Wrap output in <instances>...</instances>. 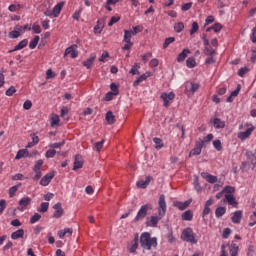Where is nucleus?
Here are the masks:
<instances>
[{
	"label": "nucleus",
	"instance_id": "f257e3e1",
	"mask_svg": "<svg viewBox=\"0 0 256 256\" xmlns=\"http://www.w3.org/2000/svg\"><path fill=\"white\" fill-rule=\"evenodd\" d=\"M167 213V202H165V195L161 194L158 201V216H151L146 222L147 227H157L159 221L165 217Z\"/></svg>",
	"mask_w": 256,
	"mask_h": 256
},
{
	"label": "nucleus",
	"instance_id": "f03ea898",
	"mask_svg": "<svg viewBox=\"0 0 256 256\" xmlns=\"http://www.w3.org/2000/svg\"><path fill=\"white\" fill-rule=\"evenodd\" d=\"M140 245L143 249L151 251V247H157V238H151V234L149 232H144L140 237Z\"/></svg>",
	"mask_w": 256,
	"mask_h": 256
},
{
	"label": "nucleus",
	"instance_id": "7ed1b4c3",
	"mask_svg": "<svg viewBox=\"0 0 256 256\" xmlns=\"http://www.w3.org/2000/svg\"><path fill=\"white\" fill-rule=\"evenodd\" d=\"M149 211H153V204H145L140 207L136 217L134 218V223H139V221H143L145 217H147V213Z\"/></svg>",
	"mask_w": 256,
	"mask_h": 256
},
{
	"label": "nucleus",
	"instance_id": "20e7f679",
	"mask_svg": "<svg viewBox=\"0 0 256 256\" xmlns=\"http://www.w3.org/2000/svg\"><path fill=\"white\" fill-rule=\"evenodd\" d=\"M181 238L187 243H192V245H196L197 243V240L195 239V234H193V229L191 228L184 229Z\"/></svg>",
	"mask_w": 256,
	"mask_h": 256
},
{
	"label": "nucleus",
	"instance_id": "39448f33",
	"mask_svg": "<svg viewBox=\"0 0 256 256\" xmlns=\"http://www.w3.org/2000/svg\"><path fill=\"white\" fill-rule=\"evenodd\" d=\"M41 167H43V160H37L32 169V171H34L35 173V175L32 177L33 181H39V179L43 177V173L41 172Z\"/></svg>",
	"mask_w": 256,
	"mask_h": 256
},
{
	"label": "nucleus",
	"instance_id": "423d86ee",
	"mask_svg": "<svg viewBox=\"0 0 256 256\" xmlns=\"http://www.w3.org/2000/svg\"><path fill=\"white\" fill-rule=\"evenodd\" d=\"M53 209H55L53 214L54 219H61V217L65 215V210H63L61 202L56 203Z\"/></svg>",
	"mask_w": 256,
	"mask_h": 256
},
{
	"label": "nucleus",
	"instance_id": "0eeeda50",
	"mask_svg": "<svg viewBox=\"0 0 256 256\" xmlns=\"http://www.w3.org/2000/svg\"><path fill=\"white\" fill-rule=\"evenodd\" d=\"M66 55H71L72 59H77V57L79 56V51H77V44L71 45L66 48L64 57Z\"/></svg>",
	"mask_w": 256,
	"mask_h": 256
},
{
	"label": "nucleus",
	"instance_id": "6e6552de",
	"mask_svg": "<svg viewBox=\"0 0 256 256\" xmlns=\"http://www.w3.org/2000/svg\"><path fill=\"white\" fill-rule=\"evenodd\" d=\"M160 98L163 100L164 102V107H169V101H173V99H175V93L170 92H164L161 94Z\"/></svg>",
	"mask_w": 256,
	"mask_h": 256
},
{
	"label": "nucleus",
	"instance_id": "1a4fd4ad",
	"mask_svg": "<svg viewBox=\"0 0 256 256\" xmlns=\"http://www.w3.org/2000/svg\"><path fill=\"white\" fill-rule=\"evenodd\" d=\"M203 143V140L196 141L194 149H192L189 153V157H193V155H201Z\"/></svg>",
	"mask_w": 256,
	"mask_h": 256
},
{
	"label": "nucleus",
	"instance_id": "9d476101",
	"mask_svg": "<svg viewBox=\"0 0 256 256\" xmlns=\"http://www.w3.org/2000/svg\"><path fill=\"white\" fill-rule=\"evenodd\" d=\"M31 205V198L30 197H24L18 202V211H25L27 207Z\"/></svg>",
	"mask_w": 256,
	"mask_h": 256
},
{
	"label": "nucleus",
	"instance_id": "9b49d317",
	"mask_svg": "<svg viewBox=\"0 0 256 256\" xmlns=\"http://www.w3.org/2000/svg\"><path fill=\"white\" fill-rule=\"evenodd\" d=\"M83 156L81 154H76L74 159L73 171L77 169H83Z\"/></svg>",
	"mask_w": 256,
	"mask_h": 256
},
{
	"label": "nucleus",
	"instance_id": "f8f14e48",
	"mask_svg": "<svg viewBox=\"0 0 256 256\" xmlns=\"http://www.w3.org/2000/svg\"><path fill=\"white\" fill-rule=\"evenodd\" d=\"M224 201H227V203L235 209L239 207V203L237 202V199H235V196H233V194H225Z\"/></svg>",
	"mask_w": 256,
	"mask_h": 256
},
{
	"label": "nucleus",
	"instance_id": "ddd939ff",
	"mask_svg": "<svg viewBox=\"0 0 256 256\" xmlns=\"http://www.w3.org/2000/svg\"><path fill=\"white\" fill-rule=\"evenodd\" d=\"M151 181H153V177L152 176H147L146 180H139L136 185L139 189H147V187H149V184L151 183Z\"/></svg>",
	"mask_w": 256,
	"mask_h": 256
},
{
	"label": "nucleus",
	"instance_id": "4468645a",
	"mask_svg": "<svg viewBox=\"0 0 256 256\" xmlns=\"http://www.w3.org/2000/svg\"><path fill=\"white\" fill-rule=\"evenodd\" d=\"M53 177H55V173L53 172L46 174L44 177L41 178L40 185H42L43 187H47V185L51 183V180L53 179Z\"/></svg>",
	"mask_w": 256,
	"mask_h": 256
},
{
	"label": "nucleus",
	"instance_id": "2eb2a0df",
	"mask_svg": "<svg viewBox=\"0 0 256 256\" xmlns=\"http://www.w3.org/2000/svg\"><path fill=\"white\" fill-rule=\"evenodd\" d=\"M255 131V127H250L244 132L238 133V139H241L242 141H245V139H248V137L251 136V134Z\"/></svg>",
	"mask_w": 256,
	"mask_h": 256
},
{
	"label": "nucleus",
	"instance_id": "dca6fc26",
	"mask_svg": "<svg viewBox=\"0 0 256 256\" xmlns=\"http://www.w3.org/2000/svg\"><path fill=\"white\" fill-rule=\"evenodd\" d=\"M241 219H243V211L237 210L234 212L233 216L231 217L232 223L239 225L241 223Z\"/></svg>",
	"mask_w": 256,
	"mask_h": 256
},
{
	"label": "nucleus",
	"instance_id": "f3484780",
	"mask_svg": "<svg viewBox=\"0 0 256 256\" xmlns=\"http://www.w3.org/2000/svg\"><path fill=\"white\" fill-rule=\"evenodd\" d=\"M95 59H97V55L91 54L90 58L82 62V65L86 67V69H91V67H93V63L95 62Z\"/></svg>",
	"mask_w": 256,
	"mask_h": 256
},
{
	"label": "nucleus",
	"instance_id": "a211bd4d",
	"mask_svg": "<svg viewBox=\"0 0 256 256\" xmlns=\"http://www.w3.org/2000/svg\"><path fill=\"white\" fill-rule=\"evenodd\" d=\"M200 85L197 83H193V82H187L186 83V93H189V91L191 93H195L199 90Z\"/></svg>",
	"mask_w": 256,
	"mask_h": 256
},
{
	"label": "nucleus",
	"instance_id": "6ab92c4d",
	"mask_svg": "<svg viewBox=\"0 0 256 256\" xmlns=\"http://www.w3.org/2000/svg\"><path fill=\"white\" fill-rule=\"evenodd\" d=\"M23 237H25V230H23L22 228L16 230L11 234V239H13L14 241H17V239H23Z\"/></svg>",
	"mask_w": 256,
	"mask_h": 256
},
{
	"label": "nucleus",
	"instance_id": "aec40b11",
	"mask_svg": "<svg viewBox=\"0 0 256 256\" xmlns=\"http://www.w3.org/2000/svg\"><path fill=\"white\" fill-rule=\"evenodd\" d=\"M191 54V50L189 49H184L180 54H178L177 56V61L178 63H183V61H185V59H187V56Z\"/></svg>",
	"mask_w": 256,
	"mask_h": 256
},
{
	"label": "nucleus",
	"instance_id": "412c9836",
	"mask_svg": "<svg viewBox=\"0 0 256 256\" xmlns=\"http://www.w3.org/2000/svg\"><path fill=\"white\" fill-rule=\"evenodd\" d=\"M29 43L27 39L20 41L12 50H9L8 53H13L15 51H20V49H25V46Z\"/></svg>",
	"mask_w": 256,
	"mask_h": 256
},
{
	"label": "nucleus",
	"instance_id": "4be33fe9",
	"mask_svg": "<svg viewBox=\"0 0 256 256\" xmlns=\"http://www.w3.org/2000/svg\"><path fill=\"white\" fill-rule=\"evenodd\" d=\"M201 177H203V179H206L208 183H217V176H213L207 172H202Z\"/></svg>",
	"mask_w": 256,
	"mask_h": 256
},
{
	"label": "nucleus",
	"instance_id": "5701e85b",
	"mask_svg": "<svg viewBox=\"0 0 256 256\" xmlns=\"http://www.w3.org/2000/svg\"><path fill=\"white\" fill-rule=\"evenodd\" d=\"M23 157H33V155L29 154V150L21 149L17 152L15 159H23Z\"/></svg>",
	"mask_w": 256,
	"mask_h": 256
},
{
	"label": "nucleus",
	"instance_id": "b1692460",
	"mask_svg": "<svg viewBox=\"0 0 256 256\" xmlns=\"http://www.w3.org/2000/svg\"><path fill=\"white\" fill-rule=\"evenodd\" d=\"M148 77H151V72H146L144 74H142L138 79H136L133 83L134 87H137L139 85V83L145 81V79H148Z\"/></svg>",
	"mask_w": 256,
	"mask_h": 256
},
{
	"label": "nucleus",
	"instance_id": "393cba45",
	"mask_svg": "<svg viewBox=\"0 0 256 256\" xmlns=\"http://www.w3.org/2000/svg\"><path fill=\"white\" fill-rule=\"evenodd\" d=\"M65 6V2H59L52 10L54 17H59V13H61V9Z\"/></svg>",
	"mask_w": 256,
	"mask_h": 256
},
{
	"label": "nucleus",
	"instance_id": "a878e982",
	"mask_svg": "<svg viewBox=\"0 0 256 256\" xmlns=\"http://www.w3.org/2000/svg\"><path fill=\"white\" fill-rule=\"evenodd\" d=\"M215 129H225V121H221L219 118H214L212 121Z\"/></svg>",
	"mask_w": 256,
	"mask_h": 256
},
{
	"label": "nucleus",
	"instance_id": "bb28decb",
	"mask_svg": "<svg viewBox=\"0 0 256 256\" xmlns=\"http://www.w3.org/2000/svg\"><path fill=\"white\" fill-rule=\"evenodd\" d=\"M106 121L108 125H113L115 123V115L113 114V111H108L106 113Z\"/></svg>",
	"mask_w": 256,
	"mask_h": 256
},
{
	"label": "nucleus",
	"instance_id": "cd10ccee",
	"mask_svg": "<svg viewBox=\"0 0 256 256\" xmlns=\"http://www.w3.org/2000/svg\"><path fill=\"white\" fill-rule=\"evenodd\" d=\"M225 213H227V209L222 206L216 208V210H215V215H216L217 219L223 217L225 215Z\"/></svg>",
	"mask_w": 256,
	"mask_h": 256
},
{
	"label": "nucleus",
	"instance_id": "c85d7f7f",
	"mask_svg": "<svg viewBox=\"0 0 256 256\" xmlns=\"http://www.w3.org/2000/svg\"><path fill=\"white\" fill-rule=\"evenodd\" d=\"M183 221H193V211L187 210L182 214Z\"/></svg>",
	"mask_w": 256,
	"mask_h": 256
},
{
	"label": "nucleus",
	"instance_id": "c756f323",
	"mask_svg": "<svg viewBox=\"0 0 256 256\" xmlns=\"http://www.w3.org/2000/svg\"><path fill=\"white\" fill-rule=\"evenodd\" d=\"M49 211V202H43L40 205V208L37 209L38 213H47Z\"/></svg>",
	"mask_w": 256,
	"mask_h": 256
},
{
	"label": "nucleus",
	"instance_id": "7c9ffc66",
	"mask_svg": "<svg viewBox=\"0 0 256 256\" xmlns=\"http://www.w3.org/2000/svg\"><path fill=\"white\" fill-rule=\"evenodd\" d=\"M186 66L189 67V69H193V67H196L197 62L195 61V57H189L186 60Z\"/></svg>",
	"mask_w": 256,
	"mask_h": 256
},
{
	"label": "nucleus",
	"instance_id": "2f4dec72",
	"mask_svg": "<svg viewBox=\"0 0 256 256\" xmlns=\"http://www.w3.org/2000/svg\"><path fill=\"white\" fill-rule=\"evenodd\" d=\"M238 255H239V246H237V244H231L230 256H238Z\"/></svg>",
	"mask_w": 256,
	"mask_h": 256
},
{
	"label": "nucleus",
	"instance_id": "473e14b6",
	"mask_svg": "<svg viewBox=\"0 0 256 256\" xmlns=\"http://www.w3.org/2000/svg\"><path fill=\"white\" fill-rule=\"evenodd\" d=\"M50 125L51 127H56V125H59V115L52 114V117L50 119Z\"/></svg>",
	"mask_w": 256,
	"mask_h": 256
},
{
	"label": "nucleus",
	"instance_id": "72a5a7b5",
	"mask_svg": "<svg viewBox=\"0 0 256 256\" xmlns=\"http://www.w3.org/2000/svg\"><path fill=\"white\" fill-rule=\"evenodd\" d=\"M105 144V139H102L100 142L94 143V149L97 153H101V149H103V145Z\"/></svg>",
	"mask_w": 256,
	"mask_h": 256
},
{
	"label": "nucleus",
	"instance_id": "f704fd0d",
	"mask_svg": "<svg viewBox=\"0 0 256 256\" xmlns=\"http://www.w3.org/2000/svg\"><path fill=\"white\" fill-rule=\"evenodd\" d=\"M40 37L39 36H35L33 38V40H31V42L29 43V47L31 49H35V47H37V45H39V41H40Z\"/></svg>",
	"mask_w": 256,
	"mask_h": 256
},
{
	"label": "nucleus",
	"instance_id": "c9c22d12",
	"mask_svg": "<svg viewBox=\"0 0 256 256\" xmlns=\"http://www.w3.org/2000/svg\"><path fill=\"white\" fill-rule=\"evenodd\" d=\"M21 185V183L15 185V186H12L10 189H9V197H15V193H17V191H19V186Z\"/></svg>",
	"mask_w": 256,
	"mask_h": 256
},
{
	"label": "nucleus",
	"instance_id": "e433bc0d",
	"mask_svg": "<svg viewBox=\"0 0 256 256\" xmlns=\"http://www.w3.org/2000/svg\"><path fill=\"white\" fill-rule=\"evenodd\" d=\"M131 37H133V34L131 33L130 30H124V43H129L131 41Z\"/></svg>",
	"mask_w": 256,
	"mask_h": 256
},
{
	"label": "nucleus",
	"instance_id": "4c0bfd02",
	"mask_svg": "<svg viewBox=\"0 0 256 256\" xmlns=\"http://www.w3.org/2000/svg\"><path fill=\"white\" fill-rule=\"evenodd\" d=\"M184 29H185V24H183V22L174 24V30L176 31V33H181V31H183Z\"/></svg>",
	"mask_w": 256,
	"mask_h": 256
},
{
	"label": "nucleus",
	"instance_id": "58836bf2",
	"mask_svg": "<svg viewBox=\"0 0 256 256\" xmlns=\"http://www.w3.org/2000/svg\"><path fill=\"white\" fill-rule=\"evenodd\" d=\"M137 247H139V238L135 237L134 238V243L132 244L131 248H130V253H135V251H137Z\"/></svg>",
	"mask_w": 256,
	"mask_h": 256
},
{
	"label": "nucleus",
	"instance_id": "ea45409f",
	"mask_svg": "<svg viewBox=\"0 0 256 256\" xmlns=\"http://www.w3.org/2000/svg\"><path fill=\"white\" fill-rule=\"evenodd\" d=\"M171 43H175V37H168L165 39L164 44H163V49H167Z\"/></svg>",
	"mask_w": 256,
	"mask_h": 256
},
{
	"label": "nucleus",
	"instance_id": "a19ab883",
	"mask_svg": "<svg viewBox=\"0 0 256 256\" xmlns=\"http://www.w3.org/2000/svg\"><path fill=\"white\" fill-rule=\"evenodd\" d=\"M153 142L156 145V149H163L164 145H163V140H161L160 138H153Z\"/></svg>",
	"mask_w": 256,
	"mask_h": 256
},
{
	"label": "nucleus",
	"instance_id": "79ce46f5",
	"mask_svg": "<svg viewBox=\"0 0 256 256\" xmlns=\"http://www.w3.org/2000/svg\"><path fill=\"white\" fill-rule=\"evenodd\" d=\"M222 193H227V195H231L232 193H235V187L225 186L222 190Z\"/></svg>",
	"mask_w": 256,
	"mask_h": 256
},
{
	"label": "nucleus",
	"instance_id": "37998d69",
	"mask_svg": "<svg viewBox=\"0 0 256 256\" xmlns=\"http://www.w3.org/2000/svg\"><path fill=\"white\" fill-rule=\"evenodd\" d=\"M118 21H121V17L119 16L111 17L110 21L108 22V27H113V25H115V23H118Z\"/></svg>",
	"mask_w": 256,
	"mask_h": 256
},
{
	"label": "nucleus",
	"instance_id": "c03bdc74",
	"mask_svg": "<svg viewBox=\"0 0 256 256\" xmlns=\"http://www.w3.org/2000/svg\"><path fill=\"white\" fill-rule=\"evenodd\" d=\"M55 155H57V151L52 148V149H50V150H48V151L46 152L45 157H46L47 159H51V158L55 157Z\"/></svg>",
	"mask_w": 256,
	"mask_h": 256
},
{
	"label": "nucleus",
	"instance_id": "a18cd8bd",
	"mask_svg": "<svg viewBox=\"0 0 256 256\" xmlns=\"http://www.w3.org/2000/svg\"><path fill=\"white\" fill-rule=\"evenodd\" d=\"M63 145H65V140H62L61 142H58V143L50 144L49 147L50 149H59L63 147Z\"/></svg>",
	"mask_w": 256,
	"mask_h": 256
},
{
	"label": "nucleus",
	"instance_id": "49530a36",
	"mask_svg": "<svg viewBox=\"0 0 256 256\" xmlns=\"http://www.w3.org/2000/svg\"><path fill=\"white\" fill-rule=\"evenodd\" d=\"M41 219V214L35 213L31 218H30V223L31 225L37 223Z\"/></svg>",
	"mask_w": 256,
	"mask_h": 256
},
{
	"label": "nucleus",
	"instance_id": "de8ad7c7",
	"mask_svg": "<svg viewBox=\"0 0 256 256\" xmlns=\"http://www.w3.org/2000/svg\"><path fill=\"white\" fill-rule=\"evenodd\" d=\"M213 145L216 151H223V145L221 144V140H215L213 142Z\"/></svg>",
	"mask_w": 256,
	"mask_h": 256
},
{
	"label": "nucleus",
	"instance_id": "09e8293b",
	"mask_svg": "<svg viewBox=\"0 0 256 256\" xmlns=\"http://www.w3.org/2000/svg\"><path fill=\"white\" fill-rule=\"evenodd\" d=\"M110 89H111L113 95H115V96L119 95V87L117 86V84L111 83L110 84Z\"/></svg>",
	"mask_w": 256,
	"mask_h": 256
},
{
	"label": "nucleus",
	"instance_id": "8fccbe9b",
	"mask_svg": "<svg viewBox=\"0 0 256 256\" xmlns=\"http://www.w3.org/2000/svg\"><path fill=\"white\" fill-rule=\"evenodd\" d=\"M129 31L132 34V36L134 37V35H137V33H141V31H143V27L135 26V27H133V30H129Z\"/></svg>",
	"mask_w": 256,
	"mask_h": 256
},
{
	"label": "nucleus",
	"instance_id": "3c124183",
	"mask_svg": "<svg viewBox=\"0 0 256 256\" xmlns=\"http://www.w3.org/2000/svg\"><path fill=\"white\" fill-rule=\"evenodd\" d=\"M14 93H17V89H15L14 86H11L8 90H6L5 95L7 97H13Z\"/></svg>",
	"mask_w": 256,
	"mask_h": 256
},
{
	"label": "nucleus",
	"instance_id": "603ef678",
	"mask_svg": "<svg viewBox=\"0 0 256 256\" xmlns=\"http://www.w3.org/2000/svg\"><path fill=\"white\" fill-rule=\"evenodd\" d=\"M223 29V25L221 23H215L212 26V31H214V33H219V31H221Z\"/></svg>",
	"mask_w": 256,
	"mask_h": 256
},
{
	"label": "nucleus",
	"instance_id": "864d4df0",
	"mask_svg": "<svg viewBox=\"0 0 256 256\" xmlns=\"http://www.w3.org/2000/svg\"><path fill=\"white\" fill-rule=\"evenodd\" d=\"M197 31H199V24L197 22H193L192 28L190 29V35H194Z\"/></svg>",
	"mask_w": 256,
	"mask_h": 256
},
{
	"label": "nucleus",
	"instance_id": "5fc2aeb1",
	"mask_svg": "<svg viewBox=\"0 0 256 256\" xmlns=\"http://www.w3.org/2000/svg\"><path fill=\"white\" fill-rule=\"evenodd\" d=\"M8 37H10V39H18V37H21V33L13 30L9 33Z\"/></svg>",
	"mask_w": 256,
	"mask_h": 256
},
{
	"label": "nucleus",
	"instance_id": "6e6d98bb",
	"mask_svg": "<svg viewBox=\"0 0 256 256\" xmlns=\"http://www.w3.org/2000/svg\"><path fill=\"white\" fill-rule=\"evenodd\" d=\"M194 188L196 189L197 193H201L202 188H201V184H199V178L197 177L194 181Z\"/></svg>",
	"mask_w": 256,
	"mask_h": 256
},
{
	"label": "nucleus",
	"instance_id": "4d7b16f0",
	"mask_svg": "<svg viewBox=\"0 0 256 256\" xmlns=\"http://www.w3.org/2000/svg\"><path fill=\"white\" fill-rule=\"evenodd\" d=\"M229 235H231V228H225L222 234L223 239H229Z\"/></svg>",
	"mask_w": 256,
	"mask_h": 256
},
{
	"label": "nucleus",
	"instance_id": "13d9d810",
	"mask_svg": "<svg viewBox=\"0 0 256 256\" xmlns=\"http://www.w3.org/2000/svg\"><path fill=\"white\" fill-rule=\"evenodd\" d=\"M31 107H33V103L30 100H26L23 104V109H25L26 111H29Z\"/></svg>",
	"mask_w": 256,
	"mask_h": 256
},
{
	"label": "nucleus",
	"instance_id": "bf43d9fd",
	"mask_svg": "<svg viewBox=\"0 0 256 256\" xmlns=\"http://www.w3.org/2000/svg\"><path fill=\"white\" fill-rule=\"evenodd\" d=\"M204 53H205V55H207L208 57H211V56H213V55H215V50L214 49H209V48H205L204 49Z\"/></svg>",
	"mask_w": 256,
	"mask_h": 256
},
{
	"label": "nucleus",
	"instance_id": "052dcab7",
	"mask_svg": "<svg viewBox=\"0 0 256 256\" xmlns=\"http://www.w3.org/2000/svg\"><path fill=\"white\" fill-rule=\"evenodd\" d=\"M246 73H249V68H247V67L241 68L238 71L239 77H244Z\"/></svg>",
	"mask_w": 256,
	"mask_h": 256
},
{
	"label": "nucleus",
	"instance_id": "680f3d73",
	"mask_svg": "<svg viewBox=\"0 0 256 256\" xmlns=\"http://www.w3.org/2000/svg\"><path fill=\"white\" fill-rule=\"evenodd\" d=\"M241 91V84L237 85V88L231 92V97H237L239 95V92Z\"/></svg>",
	"mask_w": 256,
	"mask_h": 256
},
{
	"label": "nucleus",
	"instance_id": "e2e57ef3",
	"mask_svg": "<svg viewBox=\"0 0 256 256\" xmlns=\"http://www.w3.org/2000/svg\"><path fill=\"white\" fill-rule=\"evenodd\" d=\"M46 79H55V73H53V70L48 69L46 71Z\"/></svg>",
	"mask_w": 256,
	"mask_h": 256
},
{
	"label": "nucleus",
	"instance_id": "0e129e2a",
	"mask_svg": "<svg viewBox=\"0 0 256 256\" xmlns=\"http://www.w3.org/2000/svg\"><path fill=\"white\" fill-rule=\"evenodd\" d=\"M191 7H193V2L183 4L181 9H182V11H189V9H191Z\"/></svg>",
	"mask_w": 256,
	"mask_h": 256
},
{
	"label": "nucleus",
	"instance_id": "69168bd1",
	"mask_svg": "<svg viewBox=\"0 0 256 256\" xmlns=\"http://www.w3.org/2000/svg\"><path fill=\"white\" fill-rule=\"evenodd\" d=\"M114 96L115 94H113V92H108L104 97V101H112Z\"/></svg>",
	"mask_w": 256,
	"mask_h": 256
},
{
	"label": "nucleus",
	"instance_id": "338daca9",
	"mask_svg": "<svg viewBox=\"0 0 256 256\" xmlns=\"http://www.w3.org/2000/svg\"><path fill=\"white\" fill-rule=\"evenodd\" d=\"M215 63V58H213L212 56H209L206 60H205V65H213Z\"/></svg>",
	"mask_w": 256,
	"mask_h": 256
},
{
	"label": "nucleus",
	"instance_id": "774afa93",
	"mask_svg": "<svg viewBox=\"0 0 256 256\" xmlns=\"http://www.w3.org/2000/svg\"><path fill=\"white\" fill-rule=\"evenodd\" d=\"M251 41L252 43H256V28L252 29Z\"/></svg>",
	"mask_w": 256,
	"mask_h": 256
}]
</instances>
